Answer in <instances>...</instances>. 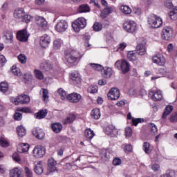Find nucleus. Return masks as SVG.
<instances>
[{"label": "nucleus", "instance_id": "obj_1", "mask_svg": "<svg viewBox=\"0 0 177 177\" xmlns=\"http://www.w3.org/2000/svg\"><path fill=\"white\" fill-rule=\"evenodd\" d=\"M65 59L69 66H77L81 59H82V54L77 50H72L69 55L65 56Z\"/></svg>", "mask_w": 177, "mask_h": 177}, {"label": "nucleus", "instance_id": "obj_2", "mask_svg": "<svg viewBox=\"0 0 177 177\" xmlns=\"http://www.w3.org/2000/svg\"><path fill=\"white\" fill-rule=\"evenodd\" d=\"M148 24L151 28H160L162 26V19L160 17L152 14L148 17Z\"/></svg>", "mask_w": 177, "mask_h": 177}, {"label": "nucleus", "instance_id": "obj_3", "mask_svg": "<svg viewBox=\"0 0 177 177\" xmlns=\"http://www.w3.org/2000/svg\"><path fill=\"white\" fill-rule=\"evenodd\" d=\"M72 27L75 32H80L82 28L86 27V19L84 17L78 18L72 24Z\"/></svg>", "mask_w": 177, "mask_h": 177}, {"label": "nucleus", "instance_id": "obj_4", "mask_svg": "<svg viewBox=\"0 0 177 177\" xmlns=\"http://www.w3.org/2000/svg\"><path fill=\"white\" fill-rule=\"evenodd\" d=\"M10 100L13 104L17 106L18 104H27V103H30V98L27 95H21L16 98L14 97H11Z\"/></svg>", "mask_w": 177, "mask_h": 177}, {"label": "nucleus", "instance_id": "obj_5", "mask_svg": "<svg viewBox=\"0 0 177 177\" xmlns=\"http://www.w3.org/2000/svg\"><path fill=\"white\" fill-rule=\"evenodd\" d=\"M32 153L35 158H42L46 154V149L42 145H37L34 148Z\"/></svg>", "mask_w": 177, "mask_h": 177}, {"label": "nucleus", "instance_id": "obj_6", "mask_svg": "<svg viewBox=\"0 0 177 177\" xmlns=\"http://www.w3.org/2000/svg\"><path fill=\"white\" fill-rule=\"evenodd\" d=\"M174 35V30L169 26H165L162 30L161 37L165 41H169Z\"/></svg>", "mask_w": 177, "mask_h": 177}, {"label": "nucleus", "instance_id": "obj_7", "mask_svg": "<svg viewBox=\"0 0 177 177\" xmlns=\"http://www.w3.org/2000/svg\"><path fill=\"white\" fill-rule=\"evenodd\" d=\"M123 28L127 32H135L136 31V23L133 21H127L123 24Z\"/></svg>", "mask_w": 177, "mask_h": 177}, {"label": "nucleus", "instance_id": "obj_8", "mask_svg": "<svg viewBox=\"0 0 177 177\" xmlns=\"http://www.w3.org/2000/svg\"><path fill=\"white\" fill-rule=\"evenodd\" d=\"M48 174H53V172H57V168L56 165H57V162L53 159V158H50L48 160Z\"/></svg>", "mask_w": 177, "mask_h": 177}, {"label": "nucleus", "instance_id": "obj_9", "mask_svg": "<svg viewBox=\"0 0 177 177\" xmlns=\"http://www.w3.org/2000/svg\"><path fill=\"white\" fill-rule=\"evenodd\" d=\"M120 89L118 88H112L108 93V99L109 100H117L120 98Z\"/></svg>", "mask_w": 177, "mask_h": 177}, {"label": "nucleus", "instance_id": "obj_10", "mask_svg": "<svg viewBox=\"0 0 177 177\" xmlns=\"http://www.w3.org/2000/svg\"><path fill=\"white\" fill-rule=\"evenodd\" d=\"M32 133L33 136L36 137L37 139L42 140L45 138V131L44 129L39 127H35L32 130Z\"/></svg>", "mask_w": 177, "mask_h": 177}, {"label": "nucleus", "instance_id": "obj_11", "mask_svg": "<svg viewBox=\"0 0 177 177\" xmlns=\"http://www.w3.org/2000/svg\"><path fill=\"white\" fill-rule=\"evenodd\" d=\"M55 28L58 32H64L68 28V24L66 20H61L57 24Z\"/></svg>", "mask_w": 177, "mask_h": 177}, {"label": "nucleus", "instance_id": "obj_12", "mask_svg": "<svg viewBox=\"0 0 177 177\" xmlns=\"http://www.w3.org/2000/svg\"><path fill=\"white\" fill-rule=\"evenodd\" d=\"M28 33H27V30L24 29L22 30H19L17 33V38L18 41L21 42H26L28 40Z\"/></svg>", "mask_w": 177, "mask_h": 177}, {"label": "nucleus", "instance_id": "obj_13", "mask_svg": "<svg viewBox=\"0 0 177 177\" xmlns=\"http://www.w3.org/2000/svg\"><path fill=\"white\" fill-rule=\"evenodd\" d=\"M146 40L145 39H141V43L138 44L136 46L137 53L140 55V56H144L146 53Z\"/></svg>", "mask_w": 177, "mask_h": 177}, {"label": "nucleus", "instance_id": "obj_14", "mask_svg": "<svg viewBox=\"0 0 177 177\" xmlns=\"http://www.w3.org/2000/svg\"><path fill=\"white\" fill-rule=\"evenodd\" d=\"M34 172L37 175H41L44 173V165H42V161L39 160L35 162Z\"/></svg>", "mask_w": 177, "mask_h": 177}, {"label": "nucleus", "instance_id": "obj_15", "mask_svg": "<svg viewBox=\"0 0 177 177\" xmlns=\"http://www.w3.org/2000/svg\"><path fill=\"white\" fill-rule=\"evenodd\" d=\"M50 44V37L44 35L40 37L39 44L41 48H48V45Z\"/></svg>", "mask_w": 177, "mask_h": 177}, {"label": "nucleus", "instance_id": "obj_16", "mask_svg": "<svg viewBox=\"0 0 177 177\" xmlns=\"http://www.w3.org/2000/svg\"><path fill=\"white\" fill-rule=\"evenodd\" d=\"M81 95L77 93H73L69 94L67 97V99L71 103H78L81 100Z\"/></svg>", "mask_w": 177, "mask_h": 177}, {"label": "nucleus", "instance_id": "obj_17", "mask_svg": "<svg viewBox=\"0 0 177 177\" xmlns=\"http://www.w3.org/2000/svg\"><path fill=\"white\" fill-rule=\"evenodd\" d=\"M149 96L152 100L157 102L158 100H161L162 99V93H161L160 91H152L149 92Z\"/></svg>", "mask_w": 177, "mask_h": 177}, {"label": "nucleus", "instance_id": "obj_18", "mask_svg": "<svg viewBox=\"0 0 177 177\" xmlns=\"http://www.w3.org/2000/svg\"><path fill=\"white\" fill-rule=\"evenodd\" d=\"M153 62L158 64V66H164L165 64V58L161 55H157L152 58Z\"/></svg>", "mask_w": 177, "mask_h": 177}, {"label": "nucleus", "instance_id": "obj_19", "mask_svg": "<svg viewBox=\"0 0 177 177\" xmlns=\"http://www.w3.org/2000/svg\"><path fill=\"white\" fill-rule=\"evenodd\" d=\"M10 177H23V170L19 167H15L10 171Z\"/></svg>", "mask_w": 177, "mask_h": 177}, {"label": "nucleus", "instance_id": "obj_20", "mask_svg": "<svg viewBox=\"0 0 177 177\" xmlns=\"http://www.w3.org/2000/svg\"><path fill=\"white\" fill-rule=\"evenodd\" d=\"M71 80H72L75 85H77V84H81V76L77 71L73 72L71 74Z\"/></svg>", "mask_w": 177, "mask_h": 177}, {"label": "nucleus", "instance_id": "obj_21", "mask_svg": "<svg viewBox=\"0 0 177 177\" xmlns=\"http://www.w3.org/2000/svg\"><path fill=\"white\" fill-rule=\"evenodd\" d=\"M36 23L37 26L42 27V28H46V27H48V22L45 20V18L42 17H36Z\"/></svg>", "mask_w": 177, "mask_h": 177}, {"label": "nucleus", "instance_id": "obj_22", "mask_svg": "<svg viewBox=\"0 0 177 177\" xmlns=\"http://www.w3.org/2000/svg\"><path fill=\"white\" fill-rule=\"evenodd\" d=\"M102 74L104 78H110L113 75V69L109 67H103Z\"/></svg>", "mask_w": 177, "mask_h": 177}, {"label": "nucleus", "instance_id": "obj_23", "mask_svg": "<svg viewBox=\"0 0 177 177\" xmlns=\"http://www.w3.org/2000/svg\"><path fill=\"white\" fill-rule=\"evenodd\" d=\"M53 67L52 64L47 61H44L40 64V68L44 71H50V70H52Z\"/></svg>", "mask_w": 177, "mask_h": 177}, {"label": "nucleus", "instance_id": "obj_24", "mask_svg": "<svg viewBox=\"0 0 177 177\" xmlns=\"http://www.w3.org/2000/svg\"><path fill=\"white\" fill-rule=\"evenodd\" d=\"M120 68L124 74L128 73V71H129V64L128 62H127L125 59L122 60Z\"/></svg>", "mask_w": 177, "mask_h": 177}, {"label": "nucleus", "instance_id": "obj_25", "mask_svg": "<svg viewBox=\"0 0 177 177\" xmlns=\"http://www.w3.org/2000/svg\"><path fill=\"white\" fill-rule=\"evenodd\" d=\"M28 150H30V145H28V144L22 143L19 145L17 148V151L19 153H27Z\"/></svg>", "mask_w": 177, "mask_h": 177}, {"label": "nucleus", "instance_id": "obj_26", "mask_svg": "<svg viewBox=\"0 0 177 177\" xmlns=\"http://www.w3.org/2000/svg\"><path fill=\"white\" fill-rule=\"evenodd\" d=\"M48 114V110L43 109L39 111L38 113L35 114V118L37 120H42V118H45L46 115Z\"/></svg>", "mask_w": 177, "mask_h": 177}, {"label": "nucleus", "instance_id": "obj_27", "mask_svg": "<svg viewBox=\"0 0 177 177\" xmlns=\"http://www.w3.org/2000/svg\"><path fill=\"white\" fill-rule=\"evenodd\" d=\"M106 134L110 135L111 136H115L117 135V129L113 126H108L106 128Z\"/></svg>", "mask_w": 177, "mask_h": 177}, {"label": "nucleus", "instance_id": "obj_28", "mask_svg": "<svg viewBox=\"0 0 177 177\" xmlns=\"http://www.w3.org/2000/svg\"><path fill=\"white\" fill-rule=\"evenodd\" d=\"M51 127L53 132L55 133L62 132V129H63V125H62L60 123H54Z\"/></svg>", "mask_w": 177, "mask_h": 177}, {"label": "nucleus", "instance_id": "obj_29", "mask_svg": "<svg viewBox=\"0 0 177 177\" xmlns=\"http://www.w3.org/2000/svg\"><path fill=\"white\" fill-rule=\"evenodd\" d=\"M91 115L94 120H99L100 118V110L95 108L91 111Z\"/></svg>", "mask_w": 177, "mask_h": 177}, {"label": "nucleus", "instance_id": "obj_30", "mask_svg": "<svg viewBox=\"0 0 177 177\" xmlns=\"http://www.w3.org/2000/svg\"><path fill=\"white\" fill-rule=\"evenodd\" d=\"M142 149L146 154H150L151 153V151L153 150L151 145H150V143L147 142H144L142 145Z\"/></svg>", "mask_w": 177, "mask_h": 177}, {"label": "nucleus", "instance_id": "obj_31", "mask_svg": "<svg viewBox=\"0 0 177 177\" xmlns=\"http://www.w3.org/2000/svg\"><path fill=\"white\" fill-rule=\"evenodd\" d=\"M138 55L139 54L137 53L129 51L127 54V59H129L130 62H135V60L138 59Z\"/></svg>", "mask_w": 177, "mask_h": 177}, {"label": "nucleus", "instance_id": "obj_32", "mask_svg": "<svg viewBox=\"0 0 177 177\" xmlns=\"http://www.w3.org/2000/svg\"><path fill=\"white\" fill-rule=\"evenodd\" d=\"M174 110V107L172 106H166L165 111L162 114V118L164 120H165V118H167V117L168 115H169L171 114V113H172V111Z\"/></svg>", "mask_w": 177, "mask_h": 177}, {"label": "nucleus", "instance_id": "obj_33", "mask_svg": "<svg viewBox=\"0 0 177 177\" xmlns=\"http://www.w3.org/2000/svg\"><path fill=\"white\" fill-rule=\"evenodd\" d=\"M9 91V84L6 82H2L0 83V91L3 92V93H6Z\"/></svg>", "mask_w": 177, "mask_h": 177}, {"label": "nucleus", "instance_id": "obj_34", "mask_svg": "<svg viewBox=\"0 0 177 177\" xmlns=\"http://www.w3.org/2000/svg\"><path fill=\"white\" fill-rule=\"evenodd\" d=\"M79 12L80 13H86L88 12H91V8L88 4H82L79 7Z\"/></svg>", "mask_w": 177, "mask_h": 177}, {"label": "nucleus", "instance_id": "obj_35", "mask_svg": "<svg viewBox=\"0 0 177 177\" xmlns=\"http://www.w3.org/2000/svg\"><path fill=\"white\" fill-rule=\"evenodd\" d=\"M76 116L74 114H69V115L67 116V118L64 120V124H71V122H74V120H75Z\"/></svg>", "mask_w": 177, "mask_h": 177}, {"label": "nucleus", "instance_id": "obj_36", "mask_svg": "<svg viewBox=\"0 0 177 177\" xmlns=\"http://www.w3.org/2000/svg\"><path fill=\"white\" fill-rule=\"evenodd\" d=\"M14 16L16 19H20L24 16V10L22 8H18L14 12Z\"/></svg>", "mask_w": 177, "mask_h": 177}, {"label": "nucleus", "instance_id": "obj_37", "mask_svg": "<svg viewBox=\"0 0 177 177\" xmlns=\"http://www.w3.org/2000/svg\"><path fill=\"white\" fill-rule=\"evenodd\" d=\"M84 135L87 139H93V136H95V132L91 129H87L84 131Z\"/></svg>", "mask_w": 177, "mask_h": 177}, {"label": "nucleus", "instance_id": "obj_38", "mask_svg": "<svg viewBox=\"0 0 177 177\" xmlns=\"http://www.w3.org/2000/svg\"><path fill=\"white\" fill-rule=\"evenodd\" d=\"M120 9L124 15H131L132 13V9L128 6H122Z\"/></svg>", "mask_w": 177, "mask_h": 177}, {"label": "nucleus", "instance_id": "obj_39", "mask_svg": "<svg viewBox=\"0 0 177 177\" xmlns=\"http://www.w3.org/2000/svg\"><path fill=\"white\" fill-rule=\"evenodd\" d=\"M89 66L93 70H95L96 71H102L104 68L103 66L98 64L90 63Z\"/></svg>", "mask_w": 177, "mask_h": 177}, {"label": "nucleus", "instance_id": "obj_40", "mask_svg": "<svg viewBox=\"0 0 177 177\" xmlns=\"http://www.w3.org/2000/svg\"><path fill=\"white\" fill-rule=\"evenodd\" d=\"M110 13H113V8L112 7H107L104 9L103 12H102V16L104 18L107 17L110 15Z\"/></svg>", "mask_w": 177, "mask_h": 177}, {"label": "nucleus", "instance_id": "obj_41", "mask_svg": "<svg viewBox=\"0 0 177 177\" xmlns=\"http://www.w3.org/2000/svg\"><path fill=\"white\" fill-rule=\"evenodd\" d=\"M17 132L19 136L23 138V136H26V129L23 127V126H19L17 127Z\"/></svg>", "mask_w": 177, "mask_h": 177}, {"label": "nucleus", "instance_id": "obj_42", "mask_svg": "<svg viewBox=\"0 0 177 177\" xmlns=\"http://www.w3.org/2000/svg\"><path fill=\"white\" fill-rule=\"evenodd\" d=\"M169 15L171 20H177V7L171 10L169 12Z\"/></svg>", "mask_w": 177, "mask_h": 177}, {"label": "nucleus", "instance_id": "obj_43", "mask_svg": "<svg viewBox=\"0 0 177 177\" xmlns=\"http://www.w3.org/2000/svg\"><path fill=\"white\" fill-rule=\"evenodd\" d=\"M42 97H43V100L44 102H48V100H49V91H48V89L46 88H42Z\"/></svg>", "mask_w": 177, "mask_h": 177}, {"label": "nucleus", "instance_id": "obj_44", "mask_svg": "<svg viewBox=\"0 0 177 177\" xmlns=\"http://www.w3.org/2000/svg\"><path fill=\"white\" fill-rule=\"evenodd\" d=\"M57 92L59 96H61L62 100H64V99H67V97H68V96H67V92H66L63 88H59Z\"/></svg>", "mask_w": 177, "mask_h": 177}, {"label": "nucleus", "instance_id": "obj_45", "mask_svg": "<svg viewBox=\"0 0 177 177\" xmlns=\"http://www.w3.org/2000/svg\"><path fill=\"white\" fill-rule=\"evenodd\" d=\"M0 145L2 147H8L9 142L5 137L1 136L0 137Z\"/></svg>", "mask_w": 177, "mask_h": 177}, {"label": "nucleus", "instance_id": "obj_46", "mask_svg": "<svg viewBox=\"0 0 177 177\" xmlns=\"http://www.w3.org/2000/svg\"><path fill=\"white\" fill-rule=\"evenodd\" d=\"M18 59L21 64H26V63H27V56H26L24 54H20L18 56Z\"/></svg>", "mask_w": 177, "mask_h": 177}, {"label": "nucleus", "instance_id": "obj_47", "mask_svg": "<svg viewBox=\"0 0 177 177\" xmlns=\"http://www.w3.org/2000/svg\"><path fill=\"white\" fill-rule=\"evenodd\" d=\"M165 6L167 9H171V10L176 8V6H174V4H172V1L171 0H167L165 3Z\"/></svg>", "mask_w": 177, "mask_h": 177}, {"label": "nucleus", "instance_id": "obj_48", "mask_svg": "<svg viewBox=\"0 0 177 177\" xmlns=\"http://www.w3.org/2000/svg\"><path fill=\"white\" fill-rule=\"evenodd\" d=\"M145 122V119L143 118H132V124L134 127H137L138 124Z\"/></svg>", "mask_w": 177, "mask_h": 177}, {"label": "nucleus", "instance_id": "obj_49", "mask_svg": "<svg viewBox=\"0 0 177 177\" xmlns=\"http://www.w3.org/2000/svg\"><path fill=\"white\" fill-rule=\"evenodd\" d=\"M93 28L94 31H100V30H102V28H103V26L102 25V24H100L99 22H95L93 24Z\"/></svg>", "mask_w": 177, "mask_h": 177}, {"label": "nucleus", "instance_id": "obj_50", "mask_svg": "<svg viewBox=\"0 0 177 177\" xmlns=\"http://www.w3.org/2000/svg\"><path fill=\"white\" fill-rule=\"evenodd\" d=\"M35 75L37 80H44V74L39 70H35Z\"/></svg>", "mask_w": 177, "mask_h": 177}, {"label": "nucleus", "instance_id": "obj_51", "mask_svg": "<svg viewBox=\"0 0 177 177\" xmlns=\"http://www.w3.org/2000/svg\"><path fill=\"white\" fill-rule=\"evenodd\" d=\"M12 73L14 75H20V69L17 66L13 65L11 68Z\"/></svg>", "mask_w": 177, "mask_h": 177}, {"label": "nucleus", "instance_id": "obj_52", "mask_svg": "<svg viewBox=\"0 0 177 177\" xmlns=\"http://www.w3.org/2000/svg\"><path fill=\"white\" fill-rule=\"evenodd\" d=\"M101 158L104 160V161H107L109 158H110V153L107 151L102 153Z\"/></svg>", "mask_w": 177, "mask_h": 177}, {"label": "nucleus", "instance_id": "obj_53", "mask_svg": "<svg viewBox=\"0 0 177 177\" xmlns=\"http://www.w3.org/2000/svg\"><path fill=\"white\" fill-rule=\"evenodd\" d=\"M55 49H59L60 46H62V40L61 39H56L53 42Z\"/></svg>", "mask_w": 177, "mask_h": 177}, {"label": "nucleus", "instance_id": "obj_54", "mask_svg": "<svg viewBox=\"0 0 177 177\" xmlns=\"http://www.w3.org/2000/svg\"><path fill=\"white\" fill-rule=\"evenodd\" d=\"M5 37L6 39H7L8 42H12V39H13V33L11 32H6Z\"/></svg>", "mask_w": 177, "mask_h": 177}, {"label": "nucleus", "instance_id": "obj_55", "mask_svg": "<svg viewBox=\"0 0 177 177\" xmlns=\"http://www.w3.org/2000/svg\"><path fill=\"white\" fill-rule=\"evenodd\" d=\"M132 128L127 127L125 129L126 138H131L132 136Z\"/></svg>", "mask_w": 177, "mask_h": 177}, {"label": "nucleus", "instance_id": "obj_56", "mask_svg": "<svg viewBox=\"0 0 177 177\" xmlns=\"http://www.w3.org/2000/svg\"><path fill=\"white\" fill-rule=\"evenodd\" d=\"M12 158L14 161H16V162H20V161H21V159L20 158V155H19L17 153H14L12 154Z\"/></svg>", "mask_w": 177, "mask_h": 177}, {"label": "nucleus", "instance_id": "obj_57", "mask_svg": "<svg viewBox=\"0 0 177 177\" xmlns=\"http://www.w3.org/2000/svg\"><path fill=\"white\" fill-rule=\"evenodd\" d=\"M14 118L16 121H21V118H23V115L21 113L16 112L14 115Z\"/></svg>", "mask_w": 177, "mask_h": 177}, {"label": "nucleus", "instance_id": "obj_58", "mask_svg": "<svg viewBox=\"0 0 177 177\" xmlns=\"http://www.w3.org/2000/svg\"><path fill=\"white\" fill-rule=\"evenodd\" d=\"M149 127L151 128V132H153V133L156 134L157 132L158 131V129H157V126H156V124H154L153 123H151Z\"/></svg>", "mask_w": 177, "mask_h": 177}, {"label": "nucleus", "instance_id": "obj_59", "mask_svg": "<svg viewBox=\"0 0 177 177\" xmlns=\"http://www.w3.org/2000/svg\"><path fill=\"white\" fill-rule=\"evenodd\" d=\"M17 111H21V113H30L31 109L28 107L18 108Z\"/></svg>", "mask_w": 177, "mask_h": 177}, {"label": "nucleus", "instance_id": "obj_60", "mask_svg": "<svg viewBox=\"0 0 177 177\" xmlns=\"http://www.w3.org/2000/svg\"><path fill=\"white\" fill-rule=\"evenodd\" d=\"M5 63H6V58L2 55H0V67H2Z\"/></svg>", "mask_w": 177, "mask_h": 177}, {"label": "nucleus", "instance_id": "obj_61", "mask_svg": "<svg viewBox=\"0 0 177 177\" xmlns=\"http://www.w3.org/2000/svg\"><path fill=\"white\" fill-rule=\"evenodd\" d=\"M25 172L26 177H32V171L28 167H25Z\"/></svg>", "mask_w": 177, "mask_h": 177}, {"label": "nucleus", "instance_id": "obj_62", "mask_svg": "<svg viewBox=\"0 0 177 177\" xmlns=\"http://www.w3.org/2000/svg\"><path fill=\"white\" fill-rule=\"evenodd\" d=\"M113 164L115 166L120 165L121 164V159L120 158H115L113 160Z\"/></svg>", "mask_w": 177, "mask_h": 177}, {"label": "nucleus", "instance_id": "obj_63", "mask_svg": "<svg viewBox=\"0 0 177 177\" xmlns=\"http://www.w3.org/2000/svg\"><path fill=\"white\" fill-rule=\"evenodd\" d=\"M24 20L25 23H29V21L32 20V17H31V15H26L24 17Z\"/></svg>", "mask_w": 177, "mask_h": 177}, {"label": "nucleus", "instance_id": "obj_64", "mask_svg": "<svg viewBox=\"0 0 177 177\" xmlns=\"http://www.w3.org/2000/svg\"><path fill=\"white\" fill-rule=\"evenodd\" d=\"M125 48H127V43L122 42L119 44L118 49L119 50H124V49H125Z\"/></svg>", "mask_w": 177, "mask_h": 177}]
</instances>
